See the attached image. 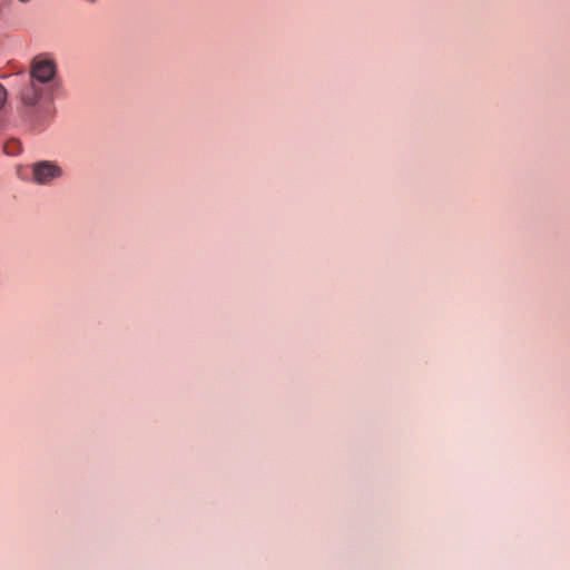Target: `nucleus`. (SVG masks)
<instances>
[{
  "instance_id": "f257e3e1",
  "label": "nucleus",
  "mask_w": 570,
  "mask_h": 570,
  "mask_svg": "<svg viewBox=\"0 0 570 570\" xmlns=\"http://www.w3.org/2000/svg\"><path fill=\"white\" fill-rule=\"evenodd\" d=\"M55 89L49 85L26 80L19 90V100L23 114L32 124H39L51 116Z\"/></svg>"
},
{
  "instance_id": "f03ea898",
  "label": "nucleus",
  "mask_w": 570,
  "mask_h": 570,
  "mask_svg": "<svg viewBox=\"0 0 570 570\" xmlns=\"http://www.w3.org/2000/svg\"><path fill=\"white\" fill-rule=\"evenodd\" d=\"M56 62L50 58L38 56L35 57L31 62L27 80L36 83L49 85L50 88L56 90Z\"/></svg>"
},
{
  "instance_id": "7ed1b4c3",
  "label": "nucleus",
  "mask_w": 570,
  "mask_h": 570,
  "mask_svg": "<svg viewBox=\"0 0 570 570\" xmlns=\"http://www.w3.org/2000/svg\"><path fill=\"white\" fill-rule=\"evenodd\" d=\"M62 176V169L49 160L38 161L32 166L33 180L39 185L50 184Z\"/></svg>"
},
{
  "instance_id": "20e7f679",
  "label": "nucleus",
  "mask_w": 570,
  "mask_h": 570,
  "mask_svg": "<svg viewBox=\"0 0 570 570\" xmlns=\"http://www.w3.org/2000/svg\"><path fill=\"white\" fill-rule=\"evenodd\" d=\"M8 98L7 89L0 83V110L4 107Z\"/></svg>"
},
{
  "instance_id": "39448f33",
  "label": "nucleus",
  "mask_w": 570,
  "mask_h": 570,
  "mask_svg": "<svg viewBox=\"0 0 570 570\" xmlns=\"http://www.w3.org/2000/svg\"><path fill=\"white\" fill-rule=\"evenodd\" d=\"M9 148H10V145H7V146L4 147L6 153H7V154H14V151H13V150H10Z\"/></svg>"
},
{
  "instance_id": "423d86ee",
  "label": "nucleus",
  "mask_w": 570,
  "mask_h": 570,
  "mask_svg": "<svg viewBox=\"0 0 570 570\" xmlns=\"http://www.w3.org/2000/svg\"><path fill=\"white\" fill-rule=\"evenodd\" d=\"M20 2H29L30 0H19Z\"/></svg>"
}]
</instances>
